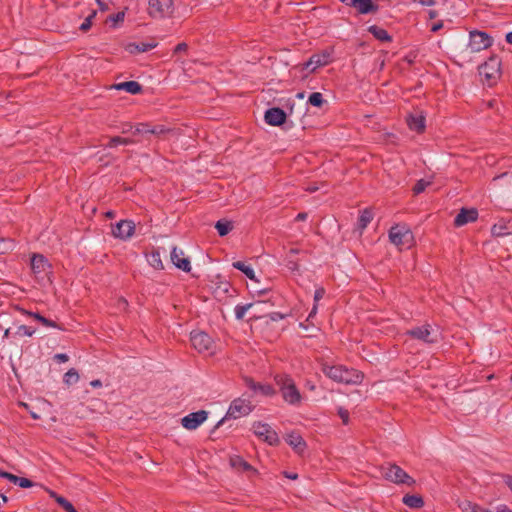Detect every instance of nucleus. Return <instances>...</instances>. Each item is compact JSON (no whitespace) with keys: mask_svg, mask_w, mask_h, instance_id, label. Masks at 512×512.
I'll list each match as a JSON object with an SVG mask.
<instances>
[{"mask_svg":"<svg viewBox=\"0 0 512 512\" xmlns=\"http://www.w3.org/2000/svg\"><path fill=\"white\" fill-rule=\"evenodd\" d=\"M284 401L290 405H299L302 400L300 391L298 390L294 380L286 374L276 375L274 378Z\"/></svg>","mask_w":512,"mask_h":512,"instance_id":"1","label":"nucleus"},{"mask_svg":"<svg viewBox=\"0 0 512 512\" xmlns=\"http://www.w3.org/2000/svg\"><path fill=\"white\" fill-rule=\"evenodd\" d=\"M389 239L399 250H404L412 246L414 237L407 226L395 225L389 230Z\"/></svg>","mask_w":512,"mask_h":512,"instance_id":"2","label":"nucleus"},{"mask_svg":"<svg viewBox=\"0 0 512 512\" xmlns=\"http://www.w3.org/2000/svg\"><path fill=\"white\" fill-rule=\"evenodd\" d=\"M382 476L395 484H406L413 486L415 480L409 476L400 466L396 464H387L382 467Z\"/></svg>","mask_w":512,"mask_h":512,"instance_id":"3","label":"nucleus"},{"mask_svg":"<svg viewBox=\"0 0 512 512\" xmlns=\"http://www.w3.org/2000/svg\"><path fill=\"white\" fill-rule=\"evenodd\" d=\"M479 74L482 76L489 86L496 83L501 75V60L497 56L490 57L484 64L479 67Z\"/></svg>","mask_w":512,"mask_h":512,"instance_id":"4","label":"nucleus"},{"mask_svg":"<svg viewBox=\"0 0 512 512\" xmlns=\"http://www.w3.org/2000/svg\"><path fill=\"white\" fill-rule=\"evenodd\" d=\"M174 13L173 0H149L148 14L154 19H164L171 17Z\"/></svg>","mask_w":512,"mask_h":512,"instance_id":"5","label":"nucleus"},{"mask_svg":"<svg viewBox=\"0 0 512 512\" xmlns=\"http://www.w3.org/2000/svg\"><path fill=\"white\" fill-rule=\"evenodd\" d=\"M252 409L253 407L249 400H245L242 398H237L233 400L229 406L226 416L216 424L215 428H219L228 418L237 419L241 416L248 415L252 411Z\"/></svg>","mask_w":512,"mask_h":512,"instance_id":"6","label":"nucleus"},{"mask_svg":"<svg viewBox=\"0 0 512 512\" xmlns=\"http://www.w3.org/2000/svg\"><path fill=\"white\" fill-rule=\"evenodd\" d=\"M493 43V39L486 32L474 30L469 34V43L467 47L471 52H480L489 48Z\"/></svg>","mask_w":512,"mask_h":512,"instance_id":"7","label":"nucleus"},{"mask_svg":"<svg viewBox=\"0 0 512 512\" xmlns=\"http://www.w3.org/2000/svg\"><path fill=\"white\" fill-rule=\"evenodd\" d=\"M407 335L410 337L420 340L427 344H432L438 340V331L431 325L426 324L419 327H414L407 331Z\"/></svg>","mask_w":512,"mask_h":512,"instance_id":"8","label":"nucleus"},{"mask_svg":"<svg viewBox=\"0 0 512 512\" xmlns=\"http://www.w3.org/2000/svg\"><path fill=\"white\" fill-rule=\"evenodd\" d=\"M323 372L332 380L349 384L352 381V372L342 365L324 366Z\"/></svg>","mask_w":512,"mask_h":512,"instance_id":"9","label":"nucleus"},{"mask_svg":"<svg viewBox=\"0 0 512 512\" xmlns=\"http://www.w3.org/2000/svg\"><path fill=\"white\" fill-rule=\"evenodd\" d=\"M253 431L256 436L263 439L269 445H277L280 440L278 434L267 423L255 422Z\"/></svg>","mask_w":512,"mask_h":512,"instance_id":"10","label":"nucleus"},{"mask_svg":"<svg viewBox=\"0 0 512 512\" xmlns=\"http://www.w3.org/2000/svg\"><path fill=\"white\" fill-rule=\"evenodd\" d=\"M135 232V224L132 220H121L112 227L114 237L121 240H128Z\"/></svg>","mask_w":512,"mask_h":512,"instance_id":"11","label":"nucleus"},{"mask_svg":"<svg viewBox=\"0 0 512 512\" xmlns=\"http://www.w3.org/2000/svg\"><path fill=\"white\" fill-rule=\"evenodd\" d=\"M208 417V412L205 410H199L197 412L190 413L181 419V424L188 430H194L198 428Z\"/></svg>","mask_w":512,"mask_h":512,"instance_id":"12","label":"nucleus"},{"mask_svg":"<svg viewBox=\"0 0 512 512\" xmlns=\"http://www.w3.org/2000/svg\"><path fill=\"white\" fill-rule=\"evenodd\" d=\"M287 113L279 108L272 107L265 111L264 120L270 126H280L286 122Z\"/></svg>","mask_w":512,"mask_h":512,"instance_id":"13","label":"nucleus"},{"mask_svg":"<svg viewBox=\"0 0 512 512\" xmlns=\"http://www.w3.org/2000/svg\"><path fill=\"white\" fill-rule=\"evenodd\" d=\"M191 343L193 347L199 352H205L210 350L213 344L212 338L205 332H193L191 333Z\"/></svg>","mask_w":512,"mask_h":512,"instance_id":"14","label":"nucleus"},{"mask_svg":"<svg viewBox=\"0 0 512 512\" xmlns=\"http://www.w3.org/2000/svg\"><path fill=\"white\" fill-rule=\"evenodd\" d=\"M331 60V54L328 51L313 54L304 64V69L314 72L317 68L327 65Z\"/></svg>","mask_w":512,"mask_h":512,"instance_id":"15","label":"nucleus"},{"mask_svg":"<svg viewBox=\"0 0 512 512\" xmlns=\"http://www.w3.org/2000/svg\"><path fill=\"white\" fill-rule=\"evenodd\" d=\"M245 385L252 390L256 394H261L263 396H273L276 394V390L270 384H261L255 382L251 377H244Z\"/></svg>","mask_w":512,"mask_h":512,"instance_id":"16","label":"nucleus"},{"mask_svg":"<svg viewBox=\"0 0 512 512\" xmlns=\"http://www.w3.org/2000/svg\"><path fill=\"white\" fill-rule=\"evenodd\" d=\"M217 279L219 280L214 283L213 288L215 298L221 301L228 296L233 297V293H236V289L233 288L228 281L221 280L220 276H218Z\"/></svg>","mask_w":512,"mask_h":512,"instance_id":"17","label":"nucleus"},{"mask_svg":"<svg viewBox=\"0 0 512 512\" xmlns=\"http://www.w3.org/2000/svg\"><path fill=\"white\" fill-rule=\"evenodd\" d=\"M51 265L41 254H34L31 258V269L36 275H47L50 272Z\"/></svg>","mask_w":512,"mask_h":512,"instance_id":"18","label":"nucleus"},{"mask_svg":"<svg viewBox=\"0 0 512 512\" xmlns=\"http://www.w3.org/2000/svg\"><path fill=\"white\" fill-rule=\"evenodd\" d=\"M170 257L172 263L177 268L181 269L184 272H189L191 270L189 258L184 257V252L182 250H178L176 246L172 248Z\"/></svg>","mask_w":512,"mask_h":512,"instance_id":"19","label":"nucleus"},{"mask_svg":"<svg viewBox=\"0 0 512 512\" xmlns=\"http://www.w3.org/2000/svg\"><path fill=\"white\" fill-rule=\"evenodd\" d=\"M478 218V211L474 208H462L454 219V225L461 227L467 223L474 222Z\"/></svg>","mask_w":512,"mask_h":512,"instance_id":"20","label":"nucleus"},{"mask_svg":"<svg viewBox=\"0 0 512 512\" xmlns=\"http://www.w3.org/2000/svg\"><path fill=\"white\" fill-rule=\"evenodd\" d=\"M286 442L293 448V450L302 455L306 450V442L298 433L292 432L287 435Z\"/></svg>","mask_w":512,"mask_h":512,"instance_id":"21","label":"nucleus"},{"mask_svg":"<svg viewBox=\"0 0 512 512\" xmlns=\"http://www.w3.org/2000/svg\"><path fill=\"white\" fill-rule=\"evenodd\" d=\"M354 9L359 14H375L379 10V6L372 0H354Z\"/></svg>","mask_w":512,"mask_h":512,"instance_id":"22","label":"nucleus"},{"mask_svg":"<svg viewBox=\"0 0 512 512\" xmlns=\"http://www.w3.org/2000/svg\"><path fill=\"white\" fill-rule=\"evenodd\" d=\"M407 124L411 130L421 133L425 129V117L421 113L410 114Z\"/></svg>","mask_w":512,"mask_h":512,"instance_id":"23","label":"nucleus"},{"mask_svg":"<svg viewBox=\"0 0 512 512\" xmlns=\"http://www.w3.org/2000/svg\"><path fill=\"white\" fill-rule=\"evenodd\" d=\"M156 46H157V42H155V41L129 43L126 46V51H128L130 54H138V53L148 52V51L154 49Z\"/></svg>","mask_w":512,"mask_h":512,"instance_id":"24","label":"nucleus"},{"mask_svg":"<svg viewBox=\"0 0 512 512\" xmlns=\"http://www.w3.org/2000/svg\"><path fill=\"white\" fill-rule=\"evenodd\" d=\"M117 90H125L126 92L136 95L142 92L143 88L137 81H125L114 85Z\"/></svg>","mask_w":512,"mask_h":512,"instance_id":"25","label":"nucleus"},{"mask_svg":"<svg viewBox=\"0 0 512 512\" xmlns=\"http://www.w3.org/2000/svg\"><path fill=\"white\" fill-rule=\"evenodd\" d=\"M230 465L237 469L242 471H251L253 473H256V469H254L246 460H244L241 456H233L230 458Z\"/></svg>","mask_w":512,"mask_h":512,"instance_id":"26","label":"nucleus"},{"mask_svg":"<svg viewBox=\"0 0 512 512\" xmlns=\"http://www.w3.org/2000/svg\"><path fill=\"white\" fill-rule=\"evenodd\" d=\"M377 40L381 42H390L392 40L388 32L376 25H371L367 29Z\"/></svg>","mask_w":512,"mask_h":512,"instance_id":"27","label":"nucleus"},{"mask_svg":"<svg viewBox=\"0 0 512 512\" xmlns=\"http://www.w3.org/2000/svg\"><path fill=\"white\" fill-rule=\"evenodd\" d=\"M373 212L371 209L369 208H365L364 210H362L360 212V215L358 217V221H357V224H358V228L362 231L364 230L368 224L372 221L373 219Z\"/></svg>","mask_w":512,"mask_h":512,"instance_id":"28","label":"nucleus"},{"mask_svg":"<svg viewBox=\"0 0 512 512\" xmlns=\"http://www.w3.org/2000/svg\"><path fill=\"white\" fill-rule=\"evenodd\" d=\"M402 501L406 506H408L409 508H413V509H419V508L423 507V505H424L423 498L419 495L406 494L403 497Z\"/></svg>","mask_w":512,"mask_h":512,"instance_id":"29","label":"nucleus"},{"mask_svg":"<svg viewBox=\"0 0 512 512\" xmlns=\"http://www.w3.org/2000/svg\"><path fill=\"white\" fill-rule=\"evenodd\" d=\"M264 301H255L248 304H238L235 307V317L237 320H242L245 316V313L252 307L264 304Z\"/></svg>","mask_w":512,"mask_h":512,"instance_id":"30","label":"nucleus"},{"mask_svg":"<svg viewBox=\"0 0 512 512\" xmlns=\"http://www.w3.org/2000/svg\"><path fill=\"white\" fill-rule=\"evenodd\" d=\"M462 512H491L490 510L481 508L479 505L469 500H463L458 504Z\"/></svg>","mask_w":512,"mask_h":512,"instance_id":"31","label":"nucleus"},{"mask_svg":"<svg viewBox=\"0 0 512 512\" xmlns=\"http://www.w3.org/2000/svg\"><path fill=\"white\" fill-rule=\"evenodd\" d=\"M232 266L235 269L243 272L250 280L258 282L254 270L250 266L246 265L244 262L236 261L232 263Z\"/></svg>","mask_w":512,"mask_h":512,"instance_id":"32","label":"nucleus"},{"mask_svg":"<svg viewBox=\"0 0 512 512\" xmlns=\"http://www.w3.org/2000/svg\"><path fill=\"white\" fill-rule=\"evenodd\" d=\"M215 228L218 234L223 237L233 229V223L227 219H221L216 222Z\"/></svg>","mask_w":512,"mask_h":512,"instance_id":"33","label":"nucleus"},{"mask_svg":"<svg viewBox=\"0 0 512 512\" xmlns=\"http://www.w3.org/2000/svg\"><path fill=\"white\" fill-rule=\"evenodd\" d=\"M7 479L12 482L15 485H18L21 488H30L34 486L35 484L28 478L19 477L14 474H10V476H7Z\"/></svg>","mask_w":512,"mask_h":512,"instance_id":"34","label":"nucleus"},{"mask_svg":"<svg viewBox=\"0 0 512 512\" xmlns=\"http://www.w3.org/2000/svg\"><path fill=\"white\" fill-rule=\"evenodd\" d=\"M28 314L30 316H32L34 319H36L37 321H39L45 327L58 328V329H61V330L63 329L57 322H55L53 320H50V319L42 316L39 313L29 312Z\"/></svg>","mask_w":512,"mask_h":512,"instance_id":"35","label":"nucleus"},{"mask_svg":"<svg viewBox=\"0 0 512 512\" xmlns=\"http://www.w3.org/2000/svg\"><path fill=\"white\" fill-rule=\"evenodd\" d=\"M148 262L149 264L157 269V270H161L164 268L163 266V263H162V260H161V255H160V252L158 250H153L149 256H148Z\"/></svg>","mask_w":512,"mask_h":512,"instance_id":"36","label":"nucleus"},{"mask_svg":"<svg viewBox=\"0 0 512 512\" xmlns=\"http://www.w3.org/2000/svg\"><path fill=\"white\" fill-rule=\"evenodd\" d=\"M78 380H79V374H78L77 370L74 368L69 369L64 374V377H63V382L67 386H71V385L75 384Z\"/></svg>","mask_w":512,"mask_h":512,"instance_id":"37","label":"nucleus"},{"mask_svg":"<svg viewBox=\"0 0 512 512\" xmlns=\"http://www.w3.org/2000/svg\"><path fill=\"white\" fill-rule=\"evenodd\" d=\"M325 100L320 92H313L308 98L310 105L320 108L324 104Z\"/></svg>","mask_w":512,"mask_h":512,"instance_id":"38","label":"nucleus"},{"mask_svg":"<svg viewBox=\"0 0 512 512\" xmlns=\"http://www.w3.org/2000/svg\"><path fill=\"white\" fill-rule=\"evenodd\" d=\"M133 143V140L129 139V138H123V137H120V136H114L112 138H110L108 144L106 145L107 147H110V148H113V147H116L118 145H129V144H132Z\"/></svg>","mask_w":512,"mask_h":512,"instance_id":"39","label":"nucleus"},{"mask_svg":"<svg viewBox=\"0 0 512 512\" xmlns=\"http://www.w3.org/2000/svg\"><path fill=\"white\" fill-rule=\"evenodd\" d=\"M125 18V11H119L116 14H112L107 18V22L112 23V27H116L119 23H122Z\"/></svg>","mask_w":512,"mask_h":512,"instance_id":"40","label":"nucleus"},{"mask_svg":"<svg viewBox=\"0 0 512 512\" xmlns=\"http://www.w3.org/2000/svg\"><path fill=\"white\" fill-rule=\"evenodd\" d=\"M56 502L59 506H61L66 512H78L75 507L65 498V497H57Z\"/></svg>","mask_w":512,"mask_h":512,"instance_id":"41","label":"nucleus"},{"mask_svg":"<svg viewBox=\"0 0 512 512\" xmlns=\"http://www.w3.org/2000/svg\"><path fill=\"white\" fill-rule=\"evenodd\" d=\"M97 15V11L96 10H93L90 15L88 17H86V19L84 20V22L81 24L80 26V30L82 32H87L91 26H92V21L93 19L96 17Z\"/></svg>","mask_w":512,"mask_h":512,"instance_id":"42","label":"nucleus"},{"mask_svg":"<svg viewBox=\"0 0 512 512\" xmlns=\"http://www.w3.org/2000/svg\"><path fill=\"white\" fill-rule=\"evenodd\" d=\"M337 414L341 418L343 424L347 425L349 423L350 412L348 409L339 406V407H337Z\"/></svg>","mask_w":512,"mask_h":512,"instance_id":"43","label":"nucleus"},{"mask_svg":"<svg viewBox=\"0 0 512 512\" xmlns=\"http://www.w3.org/2000/svg\"><path fill=\"white\" fill-rule=\"evenodd\" d=\"M34 333H35V329H32L31 327L26 326V325L18 326L17 330L15 332L16 335H19V336L26 335L29 337H31Z\"/></svg>","mask_w":512,"mask_h":512,"instance_id":"44","label":"nucleus"},{"mask_svg":"<svg viewBox=\"0 0 512 512\" xmlns=\"http://www.w3.org/2000/svg\"><path fill=\"white\" fill-rule=\"evenodd\" d=\"M429 185H430V182L425 181L424 179L418 180L413 187L414 194L417 195V194L422 193L426 189V187Z\"/></svg>","mask_w":512,"mask_h":512,"instance_id":"45","label":"nucleus"},{"mask_svg":"<svg viewBox=\"0 0 512 512\" xmlns=\"http://www.w3.org/2000/svg\"><path fill=\"white\" fill-rule=\"evenodd\" d=\"M150 131L151 127L148 124L141 123L136 127L134 134H150Z\"/></svg>","mask_w":512,"mask_h":512,"instance_id":"46","label":"nucleus"},{"mask_svg":"<svg viewBox=\"0 0 512 512\" xmlns=\"http://www.w3.org/2000/svg\"><path fill=\"white\" fill-rule=\"evenodd\" d=\"M286 266L289 270H291L293 272L298 271V269H299L297 260H295L292 257H286Z\"/></svg>","mask_w":512,"mask_h":512,"instance_id":"47","label":"nucleus"},{"mask_svg":"<svg viewBox=\"0 0 512 512\" xmlns=\"http://www.w3.org/2000/svg\"><path fill=\"white\" fill-rule=\"evenodd\" d=\"M168 131H169V129H166L163 125H155V126L151 127L150 134L160 136V135L165 134Z\"/></svg>","mask_w":512,"mask_h":512,"instance_id":"48","label":"nucleus"},{"mask_svg":"<svg viewBox=\"0 0 512 512\" xmlns=\"http://www.w3.org/2000/svg\"><path fill=\"white\" fill-rule=\"evenodd\" d=\"M491 232L494 236L500 237L508 234L504 231V227L501 225H494L491 229Z\"/></svg>","mask_w":512,"mask_h":512,"instance_id":"49","label":"nucleus"},{"mask_svg":"<svg viewBox=\"0 0 512 512\" xmlns=\"http://www.w3.org/2000/svg\"><path fill=\"white\" fill-rule=\"evenodd\" d=\"M187 49H188V45L185 42H181V43L177 44L176 47L174 48V54H178L180 52L187 51Z\"/></svg>","mask_w":512,"mask_h":512,"instance_id":"50","label":"nucleus"},{"mask_svg":"<svg viewBox=\"0 0 512 512\" xmlns=\"http://www.w3.org/2000/svg\"><path fill=\"white\" fill-rule=\"evenodd\" d=\"M285 317L284 314L280 313V312H272L269 314V318L272 320V321H278V320H281Z\"/></svg>","mask_w":512,"mask_h":512,"instance_id":"51","label":"nucleus"},{"mask_svg":"<svg viewBox=\"0 0 512 512\" xmlns=\"http://www.w3.org/2000/svg\"><path fill=\"white\" fill-rule=\"evenodd\" d=\"M287 108L289 112L287 113V117H293L295 115V103L288 101Z\"/></svg>","mask_w":512,"mask_h":512,"instance_id":"52","label":"nucleus"},{"mask_svg":"<svg viewBox=\"0 0 512 512\" xmlns=\"http://www.w3.org/2000/svg\"><path fill=\"white\" fill-rule=\"evenodd\" d=\"M325 294V290L323 288H319L315 291L314 294V300L317 302L318 300L322 299Z\"/></svg>","mask_w":512,"mask_h":512,"instance_id":"53","label":"nucleus"},{"mask_svg":"<svg viewBox=\"0 0 512 512\" xmlns=\"http://www.w3.org/2000/svg\"><path fill=\"white\" fill-rule=\"evenodd\" d=\"M54 359L58 362H67L69 360V357L67 354L59 353L54 356Z\"/></svg>","mask_w":512,"mask_h":512,"instance_id":"54","label":"nucleus"},{"mask_svg":"<svg viewBox=\"0 0 512 512\" xmlns=\"http://www.w3.org/2000/svg\"><path fill=\"white\" fill-rule=\"evenodd\" d=\"M98 6H99V10L102 11V12H105V11H108L109 10V5L108 3L102 1V0H96Z\"/></svg>","mask_w":512,"mask_h":512,"instance_id":"55","label":"nucleus"},{"mask_svg":"<svg viewBox=\"0 0 512 512\" xmlns=\"http://www.w3.org/2000/svg\"><path fill=\"white\" fill-rule=\"evenodd\" d=\"M363 379V374L361 372L354 370V384L360 383Z\"/></svg>","mask_w":512,"mask_h":512,"instance_id":"56","label":"nucleus"},{"mask_svg":"<svg viewBox=\"0 0 512 512\" xmlns=\"http://www.w3.org/2000/svg\"><path fill=\"white\" fill-rule=\"evenodd\" d=\"M307 217H308V214H307L306 212H300V213L296 216L295 220H296V221H304V220H306V219H307Z\"/></svg>","mask_w":512,"mask_h":512,"instance_id":"57","label":"nucleus"},{"mask_svg":"<svg viewBox=\"0 0 512 512\" xmlns=\"http://www.w3.org/2000/svg\"><path fill=\"white\" fill-rule=\"evenodd\" d=\"M442 27H443V23H442V22L435 23V24H433V26L431 27V31H433V32H437V31H439Z\"/></svg>","mask_w":512,"mask_h":512,"instance_id":"58","label":"nucleus"},{"mask_svg":"<svg viewBox=\"0 0 512 512\" xmlns=\"http://www.w3.org/2000/svg\"><path fill=\"white\" fill-rule=\"evenodd\" d=\"M90 385L94 388H98L102 386V382L99 379H95L90 382Z\"/></svg>","mask_w":512,"mask_h":512,"instance_id":"59","label":"nucleus"},{"mask_svg":"<svg viewBox=\"0 0 512 512\" xmlns=\"http://www.w3.org/2000/svg\"><path fill=\"white\" fill-rule=\"evenodd\" d=\"M505 483L512 491V476H510V475L505 476Z\"/></svg>","mask_w":512,"mask_h":512,"instance_id":"60","label":"nucleus"},{"mask_svg":"<svg viewBox=\"0 0 512 512\" xmlns=\"http://www.w3.org/2000/svg\"><path fill=\"white\" fill-rule=\"evenodd\" d=\"M299 253V250L296 249V248H291L287 254V257H292L294 258V255L298 254Z\"/></svg>","mask_w":512,"mask_h":512,"instance_id":"61","label":"nucleus"},{"mask_svg":"<svg viewBox=\"0 0 512 512\" xmlns=\"http://www.w3.org/2000/svg\"><path fill=\"white\" fill-rule=\"evenodd\" d=\"M285 477L289 478V479H292V480H295L298 478V475L296 473H288V472H285Z\"/></svg>","mask_w":512,"mask_h":512,"instance_id":"62","label":"nucleus"},{"mask_svg":"<svg viewBox=\"0 0 512 512\" xmlns=\"http://www.w3.org/2000/svg\"><path fill=\"white\" fill-rule=\"evenodd\" d=\"M428 15H429V18H430V19H434V18H436V17L438 16V13H437V11H435V10H430V11L428 12Z\"/></svg>","mask_w":512,"mask_h":512,"instance_id":"63","label":"nucleus"},{"mask_svg":"<svg viewBox=\"0 0 512 512\" xmlns=\"http://www.w3.org/2000/svg\"><path fill=\"white\" fill-rule=\"evenodd\" d=\"M506 41L512 44V31L506 34Z\"/></svg>","mask_w":512,"mask_h":512,"instance_id":"64","label":"nucleus"}]
</instances>
